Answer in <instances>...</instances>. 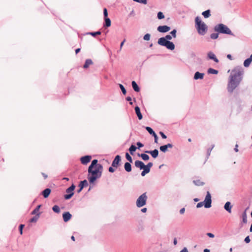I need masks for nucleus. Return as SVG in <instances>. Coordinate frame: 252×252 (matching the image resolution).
<instances>
[{"label":"nucleus","instance_id":"40","mask_svg":"<svg viewBox=\"0 0 252 252\" xmlns=\"http://www.w3.org/2000/svg\"><path fill=\"white\" fill-rule=\"evenodd\" d=\"M157 17L158 19L161 20L164 18V15L162 12H158L157 14Z\"/></svg>","mask_w":252,"mask_h":252},{"label":"nucleus","instance_id":"16","mask_svg":"<svg viewBox=\"0 0 252 252\" xmlns=\"http://www.w3.org/2000/svg\"><path fill=\"white\" fill-rule=\"evenodd\" d=\"M134 165L136 167L139 168L140 170L143 169L145 167L144 163L142 161L138 160L135 161Z\"/></svg>","mask_w":252,"mask_h":252},{"label":"nucleus","instance_id":"32","mask_svg":"<svg viewBox=\"0 0 252 252\" xmlns=\"http://www.w3.org/2000/svg\"><path fill=\"white\" fill-rule=\"evenodd\" d=\"M136 149L137 147L135 145L132 144L129 148V152L130 153V154L132 155H133V153L136 151Z\"/></svg>","mask_w":252,"mask_h":252},{"label":"nucleus","instance_id":"45","mask_svg":"<svg viewBox=\"0 0 252 252\" xmlns=\"http://www.w3.org/2000/svg\"><path fill=\"white\" fill-rule=\"evenodd\" d=\"M176 33H177V30L176 29H174L170 32V34H171V36L174 38L176 37Z\"/></svg>","mask_w":252,"mask_h":252},{"label":"nucleus","instance_id":"54","mask_svg":"<svg viewBox=\"0 0 252 252\" xmlns=\"http://www.w3.org/2000/svg\"><path fill=\"white\" fill-rule=\"evenodd\" d=\"M126 100L128 101H129V104L130 105H132L133 103L132 102H131V98L130 97V96H127L126 98Z\"/></svg>","mask_w":252,"mask_h":252},{"label":"nucleus","instance_id":"63","mask_svg":"<svg viewBox=\"0 0 252 252\" xmlns=\"http://www.w3.org/2000/svg\"><path fill=\"white\" fill-rule=\"evenodd\" d=\"M238 145L237 144H236V145H235V148H234V151H235V152H238Z\"/></svg>","mask_w":252,"mask_h":252},{"label":"nucleus","instance_id":"1","mask_svg":"<svg viewBox=\"0 0 252 252\" xmlns=\"http://www.w3.org/2000/svg\"><path fill=\"white\" fill-rule=\"evenodd\" d=\"M244 73V69L241 66H237L232 70L227 86V91L229 93H232L239 85L242 80Z\"/></svg>","mask_w":252,"mask_h":252},{"label":"nucleus","instance_id":"39","mask_svg":"<svg viewBox=\"0 0 252 252\" xmlns=\"http://www.w3.org/2000/svg\"><path fill=\"white\" fill-rule=\"evenodd\" d=\"M219 33H212L210 35V38L212 39H216L219 37Z\"/></svg>","mask_w":252,"mask_h":252},{"label":"nucleus","instance_id":"36","mask_svg":"<svg viewBox=\"0 0 252 252\" xmlns=\"http://www.w3.org/2000/svg\"><path fill=\"white\" fill-rule=\"evenodd\" d=\"M53 211L56 213H59L61 211L60 207L57 205H55L52 207Z\"/></svg>","mask_w":252,"mask_h":252},{"label":"nucleus","instance_id":"42","mask_svg":"<svg viewBox=\"0 0 252 252\" xmlns=\"http://www.w3.org/2000/svg\"><path fill=\"white\" fill-rule=\"evenodd\" d=\"M126 159L130 163L132 162V158L129 155V154L128 153H126Z\"/></svg>","mask_w":252,"mask_h":252},{"label":"nucleus","instance_id":"59","mask_svg":"<svg viewBox=\"0 0 252 252\" xmlns=\"http://www.w3.org/2000/svg\"><path fill=\"white\" fill-rule=\"evenodd\" d=\"M185 209L184 208H183L180 209V213L181 214H183L185 213Z\"/></svg>","mask_w":252,"mask_h":252},{"label":"nucleus","instance_id":"24","mask_svg":"<svg viewBox=\"0 0 252 252\" xmlns=\"http://www.w3.org/2000/svg\"><path fill=\"white\" fill-rule=\"evenodd\" d=\"M130 163V162H126L124 164V168L127 172H129L131 171V165Z\"/></svg>","mask_w":252,"mask_h":252},{"label":"nucleus","instance_id":"20","mask_svg":"<svg viewBox=\"0 0 252 252\" xmlns=\"http://www.w3.org/2000/svg\"><path fill=\"white\" fill-rule=\"evenodd\" d=\"M232 207V206L231 205V203L229 201L226 202L224 206V209L229 213H231Z\"/></svg>","mask_w":252,"mask_h":252},{"label":"nucleus","instance_id":"35","mask_svg":"<svg viewBox=\"0 0 252 252\" xmlns=\"http://www.w3.org/2000/svg\"><path fill=\"white\" fill-rule=\"evenodd\" d=\"M251 63H252V61L250 60H249V58H248L244 61V66L246 67H248L250 66Z\"/></svg>","mask_w":252,"mask_h":252},{"label":"nucleus","instance_id":"33","mask_svg":"<svg viewBox=\"0 0 252 252\" xmlns=\"http://www.w3.org/2000/svg\"><path fill=\"white\" fill-rule=\"evenodd\" d=\"M193 183L197 186H202L204 185V183L201 181L200 180H193Z\"/></svg>","mask_w":252,"mask_h":252},{"label":"nucleus","instance_id":"31","mask_svg":"<svg viewBox=\"0 0 252 252\" xmlns=\"http://www.w3.org/2000/svg\"><path fill=\"white\" fill-rule=\"evenodd\" d=\"M138 156L142 158V159L145 161L148 160L149 159V156L146 154H138Z\"/></svg>","mask_w":252,"mask_h":252},{"label":"nucleus","instance_id":"19","mask_svg":"<svg viewBox=\"0 0 252 252\" xmlns=\"http://www.w3.org/2000/svg\"><path fill=\"white\" fill-rule=\"evenodd\" d=\"M134 109H135V113H136L138 119L140 120H141L143 118V116L140 112V109L139 107L138 106H136V107H135Z\"/></svg>","mask_w":252,"mask_h":252},{"label":"nucleus","instance_id":"62","mask_svg":"<svg viewBox=\"0 0 252 252\" xmlns=\"http://www.w3.org/2000/svg\"><path fill=\"white\" fill-rule=\"evenodd\" d=\"M227 58L228 59H229L230 60H233L232 57V56L230 54H228L227 55Z\"/></svg>","mask_w":252,"mask_h":252},{"label":"nucleus","instance_id":"49","mask_svg":"<svg viewBox=\"0 0 252 252\" xmlns=\"http://www.w3.org/2000/svg\"><path fill=\"white\" fill-rule=\"evenodd\" d=\"M136 145L137 146V148L138 149H140V148H142V147H143L144 146V145L142 143H141L140 142H137L136 143Z\"/></svg>","mask_w":252,"mask_h":252},{"label":"nucleus","instance_id":"9","mask_svg":"<svg viewBox=\"0 0 252 252\" xmlns=\"http://www.w3.org/2000/svg\"><path fill=\"white\" fill-rule=\"evenodd\" d=\"M170 29L171 28L170 27L166 25H164L158 26L157 28V30L160 32L165 33L169 31Z\"/></svg>","mask_w":252,"mask_h":252},{"label":"nucleus","instance_id":"5","mask_svg":"<svg viewBox=\"0 0 252 252\" xmlns=\"http://www.w3.org/2000/svg\"><path fill=\"white\" fill-rule=\"evenodd\" d=\"M215 32L219 33L228 34L234 36L230 29L225 25L223 24H218L216 25L214 28Z\"/></svg>","mask_w":252,"mask_h":252},{"label":"nucleus","instance_id":"12","mask_svg":"<svg viewBox=\"0 0 252 252\" xmlns=\"http://www.w3.org/2000/svg\"><path fill=\"white\" fill-rule=\"evenodd\" d=\"M173 145L171 143H168L166 145L161 146L159 147V150L160 151L166 153L167 151L168 148H172Z\"/></svg>","mask_w":252,"mask_h":252},{"label":"nucleus","instance_id":"58","mask_svg":"<svg viewBox=\"0 0 252 252\" xmlns=\"http://www.w3.org/2000/svg\"><path fill=\"white\" fill-rule=\"evenodd\" d=\"M180 252H189L187 248H184Z\"/></svg>","mask_w":252,"mask_h":252},{"label":"nucleus","instance_id":"50","mask_svg":"<svg viewBox=\"0 0 252 252\" xmlns=\"http://www.w3.org/2000/svg\"><path fill=\"white\" fill-rule=\"evenodd\" d=\"M143 169L144 170L148 173H149L150 171V168H149V167L146 166L145 165V167H144V168H143Z\"/></svg>","mask_w":252,"mask_h":252},{"label":"nucleus","instance_id":"14","mask_svg":"<svg viewBox=\"0 0 252 252\" xmlns=\"http://www.w3.org/2000/svg\"><path fill=\"white\" fill-rule=\"evenodd\" d=\"M145 153L150 154L154 158H157L158 155V151L157 149H155L153 151H146Z\"/></svg>","mask_w":252,"mask_h":252},{"label":"nucleus","instance_id":"61","mask_svg":"<svg viewBox=\"0 0 252 252\" xmlns=\"http://www.w3.org/2000/svg\"><path fill=\"white\" fill-rule=\"evenodd\" d=\"M125 41H126V39H124V40H123V41L121 43V44H120V47H121V49H122V47H123V45H124V43L125 42Z\"/></svg>","mask_w":252,"mask_h":252},{"label":"nucleus","instance_id":"41","mask_svg":"<svg viewBox=\"0 0 252 252\" xmlns=\"http://www.w3.org/2000/svg\"><path fill=\"white\" fill-rule=\"evenodd\" d=\"M215 145H213L211 147V148H208L207 149V158H209V157L210 156V154H211V151L212 150V149L214 148Z\"/></svg>","mask_w":252,"mask_h":252},{"label":"nucleus","instance_id":"27","mask_svg":"<svg viewBox=\"0 0 252 252\" xmlns=\"http://www.w3.org/2000/svg\"><path fill=\"white\" fill-rule=\"evenodd\" d=\"M41 213H37L36 215L31 218L30 220L31 222H35L38 220Z\"/></svg>","mask_w":252,"mask_h":252},{"label":"nucleus","instance_id":"48","mask_svg":"<svg viewBox=\"0 0 252 252\" xmlns=\"http://www.w3.org/2000/svg\"><path fill=\"white\" fill-rule=\"evenodd\" d=\"M24 224H20L19 227V231L21 234L23 233V228L24 227Z\"/></svg>","mask_w":252,"mask_h":252},{"label":"nucleus","instance_id":"3","mask_svg":"<svg viewBox=\"0 0 252 252\" xmlns=\"http://www.w3.org/2000/svg\"><path fill=\"white\" fill-rule=\"evenodd\" d=\"M172 38L171 35L167 34L165 37H160L158 39V44L165 46L167 49L173 50L175 49V45L172 42L170 41Z\"/></svg>","mask_w":252,"mask_h":252},{"label":"nucleus","instance_id":"18","mask_svg":"<svg viewBox=\"0 0 252 252\" xmlns=\"http://www.w3.org/2000/svg\"><path fill=\"white\" fill-rule=\"evenodd\" d=\"M204 76V74L203 73L197 71L194 73L193 78L194 80L202 79H203Z\"/></svg>","mask_w":252,"mask_h":252},{"label":"nucleus","instance_id":"25","mask_svg":"<svg viewBox=\"0 0 252 252\" xmlns=\"http://www.w3.org/2000/svg\"><path fill=\"white\" fill-rule=\"evenodd\" d=\"M93 61L91 59H87L85 61V64L83 65L84 68H87L89 65L93 64Z\"/></svg>","mask_w":252,"mask_h":252},{"label":"nucleus","instance_id":"26","mask_svg":"<svg viewBox=\"0 0 252 252\" xmlns=\"http://www.w3.org/2000/svg\"><path fill=\"white\" fill-rule=\"evenodd\" d=\"M88 185V182L86 180H84L80 182L79 187H81V189H82Z\"/></svg>","mask_w":252,"mask_h":252},{"label":"nucleus","instance_id":"46","mask_svg":"<svg viewBox=\"0 0 252 252\" xmlns=\"http://www.w3.org/2000/svg\"><path fill=\"white\" fill-rule=\"evenodd\" d=\"M134 1L146 4L147 3V0H133Z\"/></svg>","mask_w":252,"mask_h":252},{"label":"nucleus","instance_id":"47","mask_svg":"<svg viewBox=\"0 0 252 252\" xmlns=\"http://www.w3.org/2000/svg\"><path fill=\"white\" fill-rule=\"evenodd\" d=\"M103 15H104V18H108V12H107V10L106 8H104L103 9Z\"/></svg>","mask_w":252,"mask_h":252},{"label":"nucleus","instance_id":"55","mask_svg":"<svg viewBox=\"0 0 252 252\" xmlns=\"http://www.w3.org/2000/svg\"><path fill=\"white\" fill-rule=\"evenodd\" d=\"M207 235L210 238H214L215 235L212 233H207Z\"/></svg>","mask_w":252,"mask_h":252},{"label":"nucleus","instance_id":"21","mask_svg":"<svg viewBox=\"0 0 252 252\" xmlns=\"http://www.w3.org/2000/svg\"><path fill=\"white\" fill-rule=\"evenodd\" d=\"M51 192V189L47 188L41 192V194L44 198H47Z\"/></svg>","mask_w":252,"mask_h":252},{"label":"nucleus","instance_id":"17","mask_svg":"<svg viewBox=\"0 0 252 252\" xmlns=\"http://www.w3.org/2000/svg\"><path fill=\"white\" fill-rule=\"evenodd\" d=\"M248 209V208H246L245 211L243 213L242 217V221L241 223V226H243V223H247V215L246 213V211Z\"/></svg>","mask_w":252,"mask_h":252},{"label":"nucleus","instance_id":"57","mask_svg":"<svg viewBox=\"0 0 252 252\" xmlns=\"http://www.w3.org/2000/svg\"><path fill=\"white\" fill-rule=\"evenodd\" d=\"M108 171L111 173H113L115 171V169L112 167H110L108 168Z\"/></svg>","mask_w":252,"mask_h":252},{"label":"nucleus","instance_id":"44","mask_svg":"<svg viewBox=\"0 0 252 252\" xmlns=\"http://www.w3.org/2000/svg\"><path fill=\"white\" fill-rule=\"evenodd\" d=\"M151 35L149 33H146L143 36V39L146 41H148L150 39Z\"/></svg>","mask_w":252,"mask_h":252},{"label":"nucleus","instance_id":"4","mask_svg":"<svg viewBox=\"0 0 252 252\" xmlns=\"http://www.w3.org/2000/svg\"><path fill=\"white\" fill-rule=\"evenodd\" d=\"M195 27L198 33L201 35H204L207 31V26L203 22L200 18L197 16L195 19Z\"/></svg>","mask_w":252,"mask_h":252},{"label":"nucleus","instance_id":"23","mask_svg":"<svg viewBox=\"0 0 252 252\" xmlns=\"http://www.w3.org/2000/svg\"><path fill=\"white\" fill-rule=\"evenodd\" d=\"M98 160L97 159H94L92 160L91 165L89 166V167L91 168H97V166L100 164H98Z\"/></svg>","mask_w":252,"mask_h":252},{"label":"nucleus","instance_id":"8","mask_svg":"<svg viewBox=\"0 0 252 252\" xmlns=\"http://www.w3.org/2000/svg\"><path fill=\"white\" fill-rule=\"evenodd\" d=\"M75 188V185H74V184H72L70 187H69L66 189L65 191L67 193V194L64 195V198L65 199H69L74 195L73 190H74Z\"/></svg>","mask_w":252,"mask_h":252},{"label":"nucleus","instance_id":"51","mask_svg":"<svg viewBox=\"0 0 252 252\" xmlns=\"http://www.w3.org/2000/svg\"><path fill=\"white\" fill-rule=\"evenodd\" d=\"M154 137V141H155V143H158V137L157 136V135L156 134V133H155V134H154L153 135Z\"/></svg>","mask_w":252,"mask_h":252},{"label":"nucleus","instance_id":"10","mask_svg":"<svg viewBox=\"0 0 252 252\" xmlns=\"http://www.w3.org/2000/svg\"><path fill=\"white\" fill-rule=\"evenodd\" d=\"M121 158L119 155H117L113 161H112V166L115 168H117L119 165V163L121 161Z\"/></svg>","mask_w":252,"mask_h":252},{"label":"nucleus","instance_id":"53","mask_svg":"<svg viewBox=\"0 0 252 252\" xmlns=\"http://www.w3.org/2000/svg\"><path fill=\"white\" fill-rule=\"evenodd\" d=\"M245 242L246 243H249L250 242V237L248 236H247L245 238V240H244Z\"/></svg>","mask_w":252,"mask_h":252},{"label":"nucleus","instance_id":"34","mask_svg":"<svg viewBox=\"0 0 252 252\" xmlns=\"http://www.w3.org/2000/svg\"><path fill=\"white\" fill-rule=\"evenodd\" d=\"M207 72L209 74H217L218 71L212 68H209L207 70Z\"/></svg>","mask_w":252,"mask_h":252},{"label":"nucleus","instance_id":"6","mask_svg":"<svg viewBox=\"0 0 252 252\" xmlns=\"http://www.w3.org/2000/svg\"><path fill=\"white\" fill-rule=\"evenodd\" d=\"M212 204V199H211V195L209 191H207L206 195L205 196V199L204 201L200 202L197 204L196 207L200 208L202 207L203 205L206 208H209L211 207Z\"/></svg>","mask_w":252,"mask_h":252},{"label":"nucleus","instance_id":"13","mask_svg":"<svg viewBox=\"0 0 252 252\" xmlns=\"http://www.w3.org/2000/svg\"><path fill=\"white\" fill-rule=\"evenodd\" d=\"M207 57L209 59L213 60L215 63H218L219 62L215 54L211 51L207 53Z\"/></svg>","mask_w":252,"mask_h":252},{"label":"nucleus","instance_id":"7","mask_svg":"<svg viewBox=\"0 0 252 252\" xmlns=\"http://www.w3.org/2000/svg\"><path fill=\"white\" fill-rule=\"evenodd\" d=\"M148 199L146 192L142 193L140 195L136 201V205L138 208H141L145 206Z\"/></svg>","mask_w":252,"mask_h":252},{"label":"nucleus","instance_id":"52","mask_svg":"<svg viewBox=\"0 0 252 252\" xmlns=\"http://www.w3.org/2000/svg\"><path fill=\"white\" fill-rule=\"evenodd\" d=\"M159 134L163 139H166L167 138L166 135L163 132L160 131Z\"/></svg>","mask_w":252,"mask_h":252},{"label":"nucleus","instance_id":"15","mask_svg":"<svg viewBox=\"0 0 252 252\" xmlns=\"http://www.w3.org/2000/svg\"><path fill=\"white\" fill-rule=\"evenodd\" d=\"M72 215L69 212H65L63 214V218L64 222H67L71 218Z\"/></svg>","mask_w":252,"mask_h":252},{"label":"nucleus","instance_id":"56","mask_svg":"<svg viewBox=\"0 0 252 252\" xmlns=\"http://www.w3.org/2000/svg\"><path fill=\"white\" fill-rule=\"evenodd\" d=\"M145 165L147 167H149V168L151 169V168L153 166V164L152 162H150L147 165Z\"/></svg>","mask_w":252,"mask_h":252},{"label":"nucleus","instance_id":"37","mask_svg":"<svg viewBox=\"0 0 252 252\" xmlns=\"http://www.w3.org/2000/svg\"><path fill=\"white\" fill-rule=\"evenodd\" d=\"M145 129L151 135H153L156 133L155 131L153 130V129L149 126H146Z\"/></svg>","mask_w":252,"mask_h":252},{"label":"nucleus","instance_id":"64","mask_svg":"<svg viewBox=\"0 0 252 252\" xmlns=\"http://www.w3.org/2000/svg\"><path fill=\"white\" fill-rule=\"evenodd\" d=\"M147 208H142V209H141V212H142V213H145V212H147Z\"/></svg>","mask_w":252,"mask_h":252},{"label":"nucleus","instance_id":"30","mask_svg":"<svg viewBox=\"0 0 252 252\" xmlns=\"http://www.w3.org/2000/svg\"><path fill=\"white\" fill-rule=\"evenodd\" d=\"M104 21H105V23L104 24V27H109L111 26V24L110 19L109 18H105Z\"/></svg>","mask_w":252,"mask_h":252},{"label":"nucleus","instance_id":"11","mask_svg":"<svg viewBox=\"0 0 252 252\" xmlns=\"http://www.w3.org/2000/svg\"><path fill=\"white\" fill-rule=\"evenodd\" d=\"M91 158L92 157L91 156L87 155L81 157L80 158V161L83 164L85 165L90 161Z\"/></svg>","mask_w":252,"mask_h":252},{"label":"nucleus","instance_id":"38","mask_svg":"<svg viewBox=\"0 0 252 252\" xmlns=\"http://www.w3.org/2000/svg\"><path fill=\"white\" fill-rule=\"evenodd\" d=\"M87 34L91 35L92 36L95 37L96 35H100L101 34V32L100 31H97L95 32H88Z\"/></svg>","mask_w":252,"mask_h":252},{"label":"nucleus","instance_id":"22","mask_svg":"<svg viewBox=\"0 0 252 252\" xmlns=\"http://www.w3.org/2000/svg\"><path fill=\"white\" fill-rule=\"evenodd\" d=\"M131 85L133 89L136 92H139L140 91V88L137 84L136 82L135 81H132L131 82Z\"/></svg>","mask_w":252,"mask_h":252},{"label":"nucleus","instance_id":"60","mask_svg":"<svg viewBox=\"0 0 252 252\" xmlns=\"http://www.w3.org/2000/svg\"><path fill=\"white\" fill-rule=\"evenodd\" d=\"M146 174H148L144 170H143L141 173L142 176H144Z\"/></svg>","mask_w":252,"mask_h":252},{"label":"nucleus","instance_id":"2","mask_svg":"<svg viewBox=\"0 0 252 252\" xmlns=\"http://www.w3.org/2000/svg\"><path fill=\"white\" fill-rule=\"evenodd\" d=\"M88 179L90 184H93L96 179L101 177L103 171V166L99 165L97 168H88Z\"/></svg>","mask_w":252,"mask_h":252},{"label":"nucleus","instance_id":"43","mask_svg":"<svg viewBox=\"0 0 252 252\" xmlns=\"http://www.w3.org/2000/svg\"><path fill=\"white\" fill-rule=\"evenodd\" d=\"M119 87L121 89L123 94H126V90L124 86L122 84H119Z\"/></svg>","mask_w":252,"mask_h":252},{"label":"nucleus","instance_id":"28","mask_svg":"<svg viewBox=\"0 0 252 252\" xmlns=\"http://www.w3.org/2000/svg\"><path fill=\"white\" fill-rule=\"evenodd\" d=\"M202 15L205 18H208L211 16V11L209 9L205 10L202 13Z\"/></svg>","mask_w":252,"mask_h":252},{"label":"nucleus","instance_id":"29","mask_svg":"<svg viewBox=\"0 0 252 252\" xmlns=\"http://www.w3.org/2000/svg\"><path fill=\"white\" fill-rule=\"evenodd\" d=\"M41 204L37 206L31 212V214L36 215L37 213H40V212H39V209L41 208Z\"/></svg>","mask_w":252,"mask_h":252}]
</instances>
